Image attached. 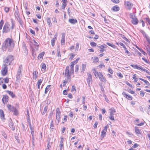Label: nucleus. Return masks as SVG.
<instances>
[{
  "label": "nucleus",
  "mask_w": 150,
  "mask_h": 150,
  "mask_svg": "<svg viewBox=\"0 0 150 150\" xmlns=\"http://www.w3.org/2000/svg\"><path fill=\"white\" fill-rule=\"evenodd\" d=\"M14 43L13 40L10 38H6L3 43L2 48L4 51H6L7 49L8 52L12 51L14 48Z\"/></svg>",
  "instance_id": "nucleus-1"
},
{
  "label": "nucleus",
  "mask_w": 150,
  "mask_h": 150,
  "mask_svg": "<svg viewBox=\"0 0 150 150\" xmlns=\"http://www.w3.org/2000/svg\"><path fill=\"white\" fill-rule=\"evenodd\" d=\"M14 59V57L13 56L11 55H9L4 60V64H6L7 66L10 65L12 61Z\"/></svg>",
  "instance_id": "nucleus-2"
},
{
  "label": "nucleus",
  "mask_w": 150,
  "mask_h": 150,
  "mask_svg": "<svg viewBox=\"0 0 150 150\" xmlns=\"http://www.w3.org/2000/svg\"><path fill=\"white\" fill-rule=\"evenodd\" d=\"M23 67L22 65L19 66L16 75V78L18 79H20L22 76Z\"/></svg>",
  "instance_id": "nucleus-3"
},
{
  "label": "nucleus",
  "mask_w": 150,
  "mask_h": 150,
  "mask_svg": "<svg viewBox=\"0 0 150 150\" xmlns=\"http://www.w3.org/2000/svg\"><path fill=\"white\" fill-rule=\"evenodd\" d=\"M71 75L69 73V67L67 66L65 70V77L67 78V79L71 80Z\"/></svg>",
  "instance_id": "nucleus-4"
},
{
  "label": "nucleus",
  "mask_w": 150,
  "mask_h": 150,
  "mask_svg": "<svg viewBox=\"0 0 150 150\" xmlns=\"http://www.w3.org/2000/svg\"><path fill=\"white\" fill-rule=\"evenodd\" d=\"M131 66L134 69H137L138 70H141L148 74L149 72L147 70L140 65H138L137 64H131Z\"/></svg>",
  "instance_id": "nucleus-5"
},
{
  "label": "nucleus",
  "mask_w": 150,
  "mask_h": 150,
  "mask_svg": "<svg viewBox=\"0 0 150 150\" xmlns=\"http://www.w3.org/2000/svg\"><path fill=\"white\" fill-rule=\"evenodd\" d=\"M131 66L134 69H137L138 70H141L148 74L149 72L147 70L140 65H138L137 64H131Z\"/></svg>",
  "instance_id": "nucleus-6"
},
{
  "label": "nucleus",
  "mask_w": 150,
  "mask_h": 150,
  "mask_svg": "<svg viewBox=\"0 0 150 150\" xmlns=\"http://www.w3.org/2000/svg\"><path fill=\"white\" fill-rule=\"evenodd\" d=\"M8 71V67L7 65L4 64L3 66V68L1 70V74L3 76H5Z\"/></svg>",
  "instance_id": "nucleus-7"
},
{
  "label": "nucleus",
  "mask_w": 150,
  "mask_h": 150,
  "mask_svg": "<svg viewBox=\"0 0 150 150\" xmlns=\"http://www.w3.org/2000/svg\"><path fill=\"white\" fill-rule=\"evenodd\" d=\"M9 25V24L7 23H5L3 29V33H7L10 31Z\"/></svg>",
  "instance_id": "nucleus-8"
},
{
  "label": "nucleus",
  "mask_w": 150,
  "mask_h": 150,
  "mask_svg": "<svg viewBox=\"0 0 150 150\" xmlns=\"http://www.w3.org/2000/svg\"><path fill=\"white\" fill-rule=\"evenodd\" d=\"M110 110V116L109 118L112 120H114V115L115 112V110L113 108H111L109 110Z\"/></svg>",
  "instance_id": "nucleus-9"
},
{
  "label": "nucleus",
  "mask_w": 150,
  "mask_h": 150,
  "mask_svg": "<svg viewBox=\"0 0 150 150\" xmlns=\"http://www.w3.org/2000/svg\"><path fill=\"white\" fill-rule=\"evenodd\" d=\"M87 81L88 86L90 87L91 83H92L93 81L92 76L90 74H88V78L87 79Z\"/></svg>",
  "instance_id": "nucleus-10"
},
{
  "label": "nucleus",
  "mask_w": 150,
  "mask_h": 150,
  "mask_svg": "<svg viewBox=\"0 0 150 150\" xmlns=\"http://www.w3.org/2000/svg\"><path fill=\"white\" fill-rule=\"evenodd\" d=\"M61 112L59 108H57L56 110V119L59 123L60 119Z\"/></svg>",
  "instance_id": "nucleus-11"
},
{
  "label": "nucleus",
  "mask_w": 150,
  "mask_h": 150,
  "mask_svg": "<svg viewBox=\"0 0 150 150\" xmlns=\"http://www.w3.org/2000/svg\"><path fill=\"white\" fill-rule=\"evenodd\" d=\"M107 126H105L103 130L101 132V134L100 136V137L102 138V139L104 137L106 134V133L107 131Z\"/></svg>",
  "instance_id": "nucleus-12"
},
{
  "label": "nucleus",
  "mask_w": 150,
  "mask_h": 150,
  "mask_svg": "<svg viewBox=\"0 0 150 150\" xmlns=\"http://www.w3.org/2000/svg\"><path fill=\"white\" fill-rule=\"evenodd\" d=\"M135 132L136 134L138 136H142V135L141 133V132L139 129L138 127H134Z\"/></svg>",
  "instance_id": "nucleus-13"
},
{
  "label": "nucleus",
  "mask_w": 150,
  "mask_h": 150,
  "mask_svg": "<svg viewBox=\"0 0 150 150\" xmlns=\"http://www.w3.org/2000/svg\"><path fill=\"white\" fill-rule=\"evenodd\" d=\"M122 95L125 97L129 100H132V97L131 96L126 94L125 92H122Z\"/></svg>",
  "instance_id": "nucleus-14"
},
{
  "label": "nucleus",
  "mask_w": 150,
  "mask_h": 150,
  "mask_svg": "<svg viewBox=\"0 0 150 150\" xmlns=\"http://www.w3.org/2000/svg\"><path fill=\"white\" fill-rule=\"evenodd\" d=\"M125 6L127 7L129 10L131 9L133 6L132 4L129 1H125Z\"/></svg>",
  "instance_id": "nucleus-15"
},
{
  "label": "nucleus",
  "mask_w": 150,
  "mask_h": 150,
  "mask_svg": "<svg viewBox=\"0 0 150 150\" xmlns=\"http://www.w3.org/2000/svg\"><path fill=\"white\" fill-rule=\"evenodd\" d=\"M92 70L94 75L96 77H99L100 75H101L102 74L101 72L97 71L95 69H93Z\"/></svg>",
  "instance_id": "nucleus-16"
},
{
  "label": "nucleus",
  "mask_w": 150,
  "mask_h": 150,
  "mask_svg": "<svg viewBox=\"0 0 150 150\" xmlns=\"http://www.w3.org/2000/svg\"><path fill=\"white\" fill-rule=\"evenodd\" d=\"M57 34L56 33L54 36V38L51 40V45L53 47L55 45V42L57 40Z\"/></svg>",
  "instance_id": "nucleus-17"
},
{
  "label": "nucleus",
  "mask_w": 150,
  "mask_h": 150,
  "mask_svg": "<svg viewBox=\"0 0 150 150\" xmlns=\"http://www.w3.org/2000/svg\"><path fill=\"white\" fill-rule=\"evenodd\" d=\"M62 39L61 44L62 45H64L65 42V35L64 33L62 34Z\"/></svg>",
  "instance_id": "nucleus-18"
},
{
  "label": "nucleus",
  "mask_w": 150,
  "mask_h": 150,
  "mask_svg": "<svg viewBox=\"0 0 150 150\" xmlns=\"http://www.w3.org/2000/svg\"><path fill=\"white\" fill-rule=\"evenodd\" d=\"M107 46V45L105 44L99 46H97V47L100 49V52H103L104 51V49L106 48Z\"/></svg>",
  "instance_id": "nucleus-19"
},
{
  "label": "nucleus",
  "mask_w": 150,
  "mask_h": 150,
  "mask_svg": "<svg viewBox=\"0 0 150 150\" xmlns=\"http://www.w3.org/2000/svg\"><path fill=\"white\" fill-rule=\"evenodd\" d=\"M8 97L7 96H4L2 99V100L4 104L6 103L8 101Z\"/></svg>",
  "instance_id": "nucleus-20"
},
{
  "label": "nucleus",
  "mask_w": 150,
  "mask_h": 150,
  "mask_svg": "<svg viewBox=\"0 0 150 150\" xmlns=\"http://www.w3.org/2000/svg\"><path fill=\"white\" fill-rule=\"evenodd\" d=\"M7 107L8 109V110L11 111L13 112L14 110H15L16 108L13 106H12L11 105L8 104L7 105Z\"/></svg>",
  "instance_id": "nucleus-21"
},
{
  "label": "nucleus",
  "mask_w": 150,
  "mask_h": 150,
  "mask_svg": "<svg viewBox=\"0 0 150 150\" xmlns=\"http://www.w3.org/2000/svg\"><path fill=\"white\" fill-rule=\"evenodd\" d=\"M64 139L63 138H61L60 141V150H62L64 149Z\"/></svg>",
  "instance_id": "nucleus-22"
},
{
  "label": "nucleus",
  "mask_w": 150,
  "mask_h": 150,
  "mask_svg": "<svg viewBox=\"0 0 150 150\" xmlns=\"http://www.w3.org/2000/svg\"><path fill=\"white\" fill-rule=\"evenodd\" d=\"M69 21L71 24H75L77 23V21L76 19L73 18L69 19Z\"/></svg>",
  "instance_id": "nucleus-23"
},
{
  "label": "nucleus",
  "mask_w": 150,
  "mask_h": 150,
  "mask_svg": "<svg viewBox=\"0 0 150 150\" xmlns=\"http://www.w3.org/2000/svg\"><path fill=\"white\" fill-rule=\"evenodd\" d=\"M99 78L104 83L106 81L105 78V77L103 76L102 74H101V75H100V76H99Z\"/></svg>",
  "instance_id": "nucleus-24"
},
{
  "label": "nucleus",
  "mask_w": 150,
  "mask_h": 150,
  "mask_svg": "<svg viewBox=\"0 0 150 150\" xmlns=\"http://www.w3.org/2000/svg\"><path fill=\"white\" fill-rule=\"evenodd\" d=\"M33 79H36L37 77L38 76V73L37 71H33Z\"/></svg>",
  "instance_id": "nucleus-25"
},
{
  "label": "nucleus",
  "mask_w": 150,
  "mask_h": 150,
  "mask_svg": "<svg viewBox=\"0 0 150 150\" xmlns=\"http://www.w3.org/2000/svg\"><path fill=\"white\" fill-rule=\"evenodd\" d=\"M132 23L134 25H137L138 23V20L136 17L133 18L132 20Z\"/></svg>",
  "instance_id": "nucleus-26"
},
{
  "label": "nucleus",
  "mask_w": 150,
  "mask_h": 150,
  "mask_svg": "<svg viewBox=\"0 0 150 150\" xmlns=\"http://www.w3.org/2000/svg\"><path fill=\"white\" fill-rule=\"evenodd\" d=\"M0 117L2 120H4V113L3 111L2 110H0Z\"/></svg>",
  "instance_id": "nucleus-27"
},
{
  "label": "nucleus",
  "mask_w": 150,
  "mask_h": 150,
  "mask_svg": "<svg viewBox=\"0 0 150 150\" xmlns=\"http://www.w3.org/2000/svg\"><path fill=\"white\" fill-rule=\"evenodd\" d=\"M9 126L12 130H15V127L13 122H11L9 123Z\"/></svg>",
  "instance_id": "nucleus-28"
},
{
  "label": "nucleus",
  "mask_w": 150,
  "mask_h": 150,
  "mask_svg": "<svg viewBox=\"0 0 150 150\" xmlns=\"http://www.w3.org/2000/svg\"><path fill=\"white\" fill-rule=\"evenodd\" d=\"M112 9L115 11H118L120 10V8L119 7L115 6H114L112 8Z\"/></svg>",
  "instance_id": "nucleus-29"
},
{
  "label": "nucleus",
  "mask_w": 150,
  "mask_h": 150,
  "mask_svg": "<svg viewBox=\"0 0 150 150\" xmlns=\"http://www.w3.org/2000/svg\"><path fill=\"white\" fill-rule=\"evenodd\" d=\"M46 20L48 25L50 27H51L52 25V24L50 18L49 17H47V18Z\"/></svg>",
  "instance_id": "nucleus-30"
},
{
  "label": "nucleus",
  "mask_w": 150,
  "mask_h": 150,
  "mask_svg": "<svg viewBox=\"0 0 150 150\" xmlns=\"http://www.w3.org/2000/svg\"><path fill=\"white\" fill-rule=\"evenodd\" d=\"M6 92L10 95L12 98H14L15 97V94L12 92L10 91H7Z\"/></svg>",
  "instance_id": "nucleus-31"
},
{
  "label": "nucleus",
  "mask_w": 150,
  "mask_h": 150,
  "mask_svg": "<svg viewBox=\"0 0 150 150\" xmlns=\"http://www.w3.org/2000/svg\"><path fill=\"white\" fill-rule=\"evenodd\" d=\"M74 65L72 64H71L70 65L71 71L70 73H73L74 72Z\"/></svg>",
  "instance_id": "nucleus-32"
},
{
  "label": "nucleus",
  "mask_w": 150,
  "mask_h": 150,
  "mask_svg": "<svg viewBox=\"0 0 150 150\" xmlns=\"http://www.w3.org/2000/svg\"><path fill=\"white\" fill-rule=\"evenodd\" d=\"M86 67V65L84 64H83L81 67V72H83L85 70Z\"/></svg>",
  "instance_id": "nucleus-33"
},
{
  "label": "nucleus",
  "mask_w": 150,
  "mask_h": 150,
  "mask_svg": "<svg viewBox=\"0 0 150 150\" xmlns=\"http://www.w3.org/2000/svg\"><path fill=\"white\" fill-rule=\"evenodd\" d=\"M116 44L117 45H120V46H122L124 49H126V47L125 45L121 42H119L118 43L117 42Z\"/></svg>",
  "instance_id": "nucleus-34"
},
{
  "label": "nucleus",
  "mask_w": 150,
  "mask_h": 150,
  "mask_svg": "<svg viewBox=\"0 0 150 150\" xmlns=\"http://www.w3.org/2000/svg\"><path fill=\"white\" fill-rule=\"evenodd\" d=\"M51 86L50 85H48L46 87V88L45 90V94H46L47 93L48 91H49V89L50 87Z\"/></svg>",
  "instance_id": "nucleus-35"
},
{
  "label": "nucleus",
  "mask_w": 150,
  "mask_h": 150,
  "mask_svg": "<svg viewBox=\"0 0 150 150\" xmlns=\"http://www.w3.org/2000/svg\"><path fill=\"white\" fill-rule=\"evenodd\" d=\"M50 128L51 129H54V125L53 121V120H52L50 123Z\"/></svg>",
  "instance_id": "nucleus-36"
},
{
  "label": "nucleus",
  "mask_w": 150,
  "mask_h": 150,
  "mask_svg": "<svg viewBox=\"0 0 150 150\" xmlns=\"http://www.w3.org/2000/svg\"><path fill=\"white\" fill-rule=\"evenodd\" d=\"M27 120L29 126H31V125L29 116H27Z\"/></svg>",
  "instance_id": "nucleus-37"
},
{
  "label": "nucleus",
  "mask_w": 150,
  "mask_h": 150,
  "mask_svg": "<svg viewBox=\"0 0 150 150\" xmlns=\"http://www.w3.org/2000/svg\"><path fill=\"white\" fill-rule=\"evenodd\" d=\"M34 43L35 46V47L36 49L37 50L38 49L39 47V45L38 44V43L36 42L35 40H34Z\"/></svg>",
  "instance_id": "nucleus-38"
},
{
  "label": "nucleus",
  "mask_w": 150,
  "mask_h": 150,
  "mask_svg": "<svg viewBox=\"0 0 150 150\" xmlns=\"http://www.w3.org/2000/svg\"><path fill=\"white\" fill-rule=\"evenodd\" d=\"M106 44L108 46H111L113 48H116V46L115 45H113L112 43H110L109 42H107Z\"/></svg>",
  "instance_id": "nucleus-39"
},
{
  "label": "nucleus",
  "mask_w": 150,
  "mask_h": 150,
  "mask_svg": "<svg viewBox=\"0 0 150 150\" xmlns=\"http://www.w3.org/2000/svg\"><path fill=\"white\" fill-rule=\"evenodd\" d=\"M48 107L47 106H45L44 109L42 113V115H45V113L46 112L47 110Z\"/></svg>",
  "instance_id": "nucleus-40"
},
{
  "label": "nucleus",
  "mask_w": 150,
  "mask_h": 150,
  "mask_svg": "<svg viewBox=\"0 0 150 150\" xmlns=\"http://www.w3.org/2000/svg\"><path fill=\"white\" fill-rule=\"evenodd\" d=\"M4 23V21L2 19L1 20L0 22V30L2 29Z\"/></svg>",
  "instance_id": "nucleus-41"
},
{
  "label": "nucleus",
  "mask_w": 150,
  "mask_h": 150,
  "mask_svg": "<svg viewBox=\"0 0 150 150\" xmlns=\"http://www.w3.org/2000/svg\"><path fill=\"white\" fill-rule=\"evenodd\" d=\"M45 53L44 52H42L40 53L38 55V57L40 58H42L43 56L44 55Z\"/></svg>",
  "instance_id": "nucleus-42"
},
{
  "label": "nucleus",
  "mask_w": 150,
  "mask_h": 150,
  "mask_svg": "<svg viewBox=\"0 0 150 150\" xmlns=\"http://www.w3.org/2000/svg\"><path fill=\"white\" fill-rule=\"evenodd\" d=\"M79 45V43H76L75 47V51L76 52L78 51Z\"/></svg>",
  "instance_id": "nucleus-43"
},
{
  "label": "nucleus",
  "mask_w": 150,
  "mask_h": 150,
  "mask_svg": "<svg viewBox=\"0 0 150 150\" xmlns=\"http://www.w3.org/2000/svg\"><path fill=\"white\" fill-rule=\"evenodd\" d=\"M30 130H31V132L32 135H34V129L32 127V126L31 125V126H29Z\"/></svg>",
  "instance_id": "nucleus-44"
},
{
  "label": "nucleus",
  "mask_w": 150,
  "mask_h": 150,
  "mask_svg": "<svg viewBox=\"0 0 150 150\" xmlns=\"http://www.w3.org/2000/svg\"><path fill=\"white\" fill-rule=\"evenodd\" d=\"M11 29L12 30H13V28L15 27V24L14 23L13 21L12 20L11 21Z\"/></svg>",
  "instance_id": "nucleus-45"
},
{
  "label": "nucleus",
  "mask_w": 150,
  "mask_h": 150,
  "mask_svg": "<svg viewBox=\"0 0 150 150\" xmlns=\"http://www.w3.org/2000/svg\"><path fill=\"white\" fill-rule=\"evenodd\" d=\"M120 36L122 37L124 40H126V41H128V39L125 37V36L122 34L120 35Z\"/></svg>",
  "instance_id": "nucleus-46"
},
{
  "label": "nucleus",
  "mask_w": 150,
  "mask_h": 150,
  "mask_svg": "<svg viewBox=\"0 0 150 150\" xmlns=\"http://www.w3.org/2000/svg\"><path fill=\"white\" fill-rule=\"evenodd\" d=\"M4 82H5L6 83H8L9 81V79L7 77L5 78H4Z\"/></svg>",
  "instance_id": "nucleus-47"
},
{
  "label": "nucleus",
  "mask_w": 150,
  "mask_h": 150,
  "mask_svg": "<svg viewBox=\"0 0 150 150\" xmlns=\"http://www.w3.org/2000/svg\"><path fill=\"white\" fill-rule=\"evenodd\" d=\"M99 59L98 57L95 58L93 60V62L95 63H97L98 62Z\"/></svg>",
  "instance_id": "nucleus-48"
},
{
  "label": "nucleus",
  "mask_w": 150,
  "mask_h": 150,
  "mask_svg": "<svg viewBox=\"0 0 150 150\" xmlns=\"http://www.w3.org/2000/svg\"><path fill=\"white\" fill-rule=\"evenodd\" d=\"M75 72L77 73L78 72L79 69V66L78 65H76L75 66Z\"/></svg>",
  "instance_id": "nucleus-49"
},
{
  "label": "nucleus",
  "mask_w": 150,
  "mask_h": 150,
  "mask_svg": "<svg viewBox=\"0 0 150 150\" xmlns=\"http://www.w3.org/2000/svg\"><path fill=\"white\" fill-rule=\"evenodd\" d=\"M71 80H69L67 79H66V81H64V82H63V83H64L63 85V86H65L66 84L69 81H70Z\"/></svg>",
  "instance_id": "nucleus-50"
},
{
  "label": "nucleus",
  "mask_w": 150,
  "mask_h": 150,
  "mask_svg": "<svg viewBox=\"0 0 150 150\" xmlns=\"http://www.w3.org/2000/svg\"><path fill=\"white\" fill-rule=\"evenodd\" d=\"M90 44L91 46L93 47H95L96 46V43L94 42H92L90 43Z\"/></svg>",
  "instance_id": "nucleus-51"
},
{
  "label": "nucleus",
  "mask_w": 150,
  "mask_h": 150,
  "mask_svg": "<svg viewBox=\"0 0 150 150\" xmlns=\"http://www.w3.org/2000/svg\"><path fill=\"white\" fill-rule=\"evenodd\" d=\"M9 8L5 7L4 8V10L6 12L8 13L9 11Z\"/></svg>",
  "instance_id": "nucleus-52"
},
{
  "label": "nucleus",
  "mask_w": 150,
  "mask_h": 150,
  "mask_svg": "<svg viewBox=\"0 0 150 150\" xmlns=\"http://www.w3.org/2000/svg\"><path fill=\"white\" fill-rule=\"evenodd\" d=\"M42 68L44 70H45L46 69V67L45 64V63H42Z\"/></svg>",
  "instance_id": "nucleus-53"
},
{
  "label": "nucleus",
  "mask_w": 150,
  "mask_h": 150,
  "mask_svg": "<svg viewBox=\"0 0 150 150\" xmlns=\"http://www.w3.org/2000/svg\"><path fill=\"white\" fill-rule=\"evenodd\" d=\"M67 115H65L64 116V117L63 119V120L62 122V123L64 124V122H66L67 120Z\"/></svg>",
  "instance_id": "nucleus-54"
},
{
  "label": "nucleus",
  "mask_w": 150,
  "mask_h": 150,
  "mask_svg": "<svg viewBox=\"0 0 150 150\" xmlns=\"http://www.w3.org/2000/svg\"><path fill=\"white\" fill-rule=\"evenodd\" d=\"M57 56L58 57H61L60 52V50L59 49H57Z\"/></svg>",
  "instance_id": "nucleus-55"
},
{
  "label": "nucleus",
  "mask_w": 150,
  "mask_h": 150,
  "mask_svg": "<svg viewBox=\"0 0 150 150\" xmlns=\"http://www.w3.org/2000/svg\"><path fill=\"white\" fill-rule=\"evenodd\" d=\"M67 6L66 3H63L62 6V8L63 9H64Z\"/></svg>",
  "instance_id": "nucleus-56"
},
{
  "label": "nucleus",
  "mask_w": 150,
  "mask_h": 150,
  "mask_svg": "<svg viewBox=\"0 0 150 150\" xmlns=\"http://www.w3.org/2000/svg\"><path fill=\"white\" fill-rule=\"evenodd\" d=\"M71 91L75 92L76 91V90L75 88V86H72V89H71Z\"/></svg>",
  "instance_id": "nucleus-57"
},
{
  "label": "nucleus",
  "mask_w": 150,
  "mask_h": 150,
  "mask_svg": "<svg viewBox=\"0 0 150 150\" xmlns=\"http://www.w3.org/2000/svg\"><path fill=\"white\" fill-rule=\"evenodd\" d=\"M13 112H14L13 114L14 115H17L18 114V111L16 108L15 109V110H14V111H13Z\"/></svg>",
  "instance_id": "nucleus-58"
},
{
  "label": "nucleus",
  "mask_w": 150,
  "mask_h": 150,
  "mask_svg": "<svg viewBox=\"0 0 150 150\" xmlns=\"http://www.w3.org/2000/svg\"><path fill=\"white\" fill-rule=\"evenodd\" d=\"M145 37L146 38L147 41L150 44V39L149 37L147 35L145 36Z\"/></svg>",
  "instance_id": "nucleus-59"
},
{
  "label": "nucleus",
  "mask_w": 150,
  "mask_h": 150,
  "mask_svg": "<svg viewBox=\"0 0 150 150\" xmlns=\"http://www.w3.org/2000/svg\"><path fill=\"white\" fill-rule=\"evenodd\" d=\"M127 91L130 93H131V94H134L135 93V92H134V91H133L132 90L130 89H127Z\"/></svg>",
  "instance_id": "nucleus-60"
},
{
  "label": "nucleus",
  "mask_w": 150,
  "mask_h": 150,
  "mask_svg": "<svg viewBox=\"0 0 150 150\" xmlns=\"http://www.w3.org/2000/svg\"><path fill=\"white\" fill-rule=\"evenodd\" d=\"M71 13L70 9L69 8H68L67 9V13L69 16H70Z\"/></svg>",
  "instance_id": "nucleus-61"
},
{
  "label": "nucleus",
  "mask_w": 150,
  "mask_h": 150,
  "mask_svg": "<svg viewBox=\"0 0 150 150\" xmlns=\"http://www.w3.org/2000/svg\"><path fill=\"white\" fill-rule=\"evenodd\" d=\"M53 112L52 111H51V112L50 113L49 116H48V118H51L52 116L53 115Z\"/></svg>",
  "instance_id": "nucleus-62"
},
{
  "label": "nucleus",
  "mask_w": 150,
  "mask_h": 150,
  "mask_svg": "<svg viewBox=\"0 0 150 150\" xmlns=\"http://www.w3.org/2000/svg\"><path fill=\"white\" fill-rule=\"evenodd\" d=\"M108 72L111 74H112L113 73V71L110 68H109L108 69Z\"/></svg>",
  "instance_id": "nucleus-63"
},
{
  "label": "nucleus",
  "mask_w": 150,
  "mask_h": 150,
  "mask_svg": "<svg viewBox=\"0 0 150 150\" xmlns=\"http://www.w3.org/2000/svg\"><path fill=\"white\" fill-rule=\"evenodd\" d=\"M147 52L149 55H150V47H149L147 48Z\"/></svg>",
  "instance_id": "nucleus-64"
}]
</instances>
